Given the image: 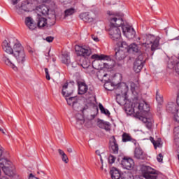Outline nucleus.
Returning <instances> with one entry per match:
<instances>
[{"label": "nucleus", "mask_w": 179, "mask_h": 179, "mask_svg": "<svg viewBox=\"0 0 179 179\" xmlns=\"http://www.w3.org/2000/svg\"><path fill=\"white\" fill-rule=\"evenodd\" d=\"M117 48H115V58L117 61L125 59L128 54V44L125 41L116 43Z\"/></svg>", "instance_id": "nucleus-5"}, {"label": "nucleus", "mask_w": 179, "mask_h": 179, "mask_svg": "<svg viewBox=\"0 0 179 179\" xmlns=\"http://www.w3.org/2000/svg\"><path fill=\"white\" fill-rule=\"evenodd\" d=\"M127 92H128V85H127V84H124L122 87H118L115 90L117 96H120L121 94L126 96Z\"/></svg>", "instance_id": "nucleus-27"}, {"label": "nucleus", "mask_w": 179, "mask_h": 179, "mask_svg": "<svg viewBox=\"0 0 179 179\" xmlns=\"http://www.w3.org/2000/svg\"><path fill=\"white\" fill-rule=\"evenodd\" d=\"M62 62L66 65H69V64H71V57H69V55L68 53L62 55Z\"/></svg>", "instance_id": "nucleus-33"}, {"label": "nucleus", "mask_w": 179, "mask_h": 179, "mask_svg": "<svg viewBox=\"0 0 179 179\" xmlns=\"http://www.w3.org/2000/svg\"><path fill=\"white\" fill-rule=\"evenodd\" d=\"M117 102L120 106H125L127 104V97L124 96H120V98H117Z\"/></svg>", "instance_id": "nucleus-38"}, {"label": "nucleus", "mask_w": 179, "mask_h": 179, "mask_svg": "<svg viewBox=\"0 0 179 179\" xmlns=\"http://www.w3.org/2000/svg\"><path fill=\"white\" fill-rule=\"evenodd\" d=\"M67 152H69V153H72V148H68Z\"/></svg>", "instance_id": "nucleus-54"}, {"label": "nucleus", "mask_w": 179, "mask_h": 179, "mask_svg": "<svg viewBox=\"0 0 179 179\" xmlns=\"http://www.w3.org/2000/svg\"><path fill=\"white\" fill-rule=\"evenodd\" d=\"M41 173H42V174H43V176H45V173H44V172L41 171Z\"/></svg>", "instance_id": "nucleus-61"}, {"label": "nucleus", "mask_w": 179, "mask_h": 179, "mask_svg": "<svg viewBox=\"0 0 179 179\" xmlns=\"http://www.w3.org/2000/svg\"><path fill=\"white\" fill-rule=\"evenodd\" d=\"M80 66L85 69V73H89L90 75L94 73V69L90 65V63L88 62L85 64V62H83V64H80Z\"/></svg>", "instance_id": "nucleus-23"}, {"label": "nucleus", "mask_w": 179, "mask_h": 179, "mask_svg": "<svg viewBox=\"0 0 179 179\" xmlns=\"http://www.w3.org/2000/svg\"><path fill=\"white\" fill-rule=\"evenodd\" d=\"M0 131H1V132H3V134H5V132L3 131V129H0Z\"/></svg>", "instance_id": "nucleus-57"}, {"label": "nucleus", "mask_w": 179, "mask_h": 179, "mask_svg": "<svg viewBox=\"0 0 179 179\" xmlns=\"http://www.w3.org/2000/svg\"><path fill=\"white\" fill-rule=\"evenodd\" d=\"M156 100L159 104H162V103H163V95L159 94V91H157Z\"/></svg>", "instance_id": "nucleus-39"}, {"label": "nucleus", "mask_w": 179, "mask_h": 179, "mask_svg": "<svg viewBox=\"0 0 179 179\" xmlns=\"http://www.w3.org/2000/svg\"><path fill=\"white\" fill-rule=\"evenodd\" d=\"M31 178L40 179V178H37V177H35L34 176H33L32 173H31V174L29 175V179H31Z\"/></svg>", "instance_id": "nucleus-50"}, {"label": "nucleus", "mask_w": 179, "mask_h": 179, "mask_svg": "<svg viewBox=\"0 0 179 179\" xmlns=\"http://www.w3.org/2000/svg\"><path fill=\"white\" fill-rule=\"evenodd\" d=\"M76 52L79 57H89L92 55V50L87 45H76Z\"/></svg>", "instance_id": "nucleus-11"}, {"label": "nucleus", "mask_w": 179, "mask_h": 179, "mask_svg": "<svg viewBox=\"0 0 179 179\" xmlns=\"http://www.w3.org/2000/svg\"><path fill=\"white\" fill-rule=\"evenodd\" d=\"M166 110L169 113L174 114V120L176 122H179V109H177L176 104L171 103L166 106Z\"/></svg>", "instance_id": "nucleus-14"}, {"label": "nucleus", "mask_w": 179, "mask_h": 179, "mask_svg": "<svg viewBox=\"0 0 179 179\" xmlns=\"http://www.w3.org/2000/svg\"><path fill=\"white\" fill-rule=\"evenodd\" d=\"M29 3H22L20 6H16L15 9L18 15H23L24 12H29V8H27Z\"/></svg>", "instance_id": "nucleus-20"}, {"label": "nucleus", "mask_w": 179, "mask_h": 179, "mask_svg": "<svg viewBox=\"0 0 179 179\" xmlns=\"http://www.w3.org/2000/svg\"><path fill=\"white\" fill-rule=\"evenodd\" d=\"M20 44V42L17 41L16 38H10L4 40L2 42L1 47L3 51L12 55L13 52L15 51V48H17V46Z\"/></svg>", "instance_id": "nucleus-4"}, {"label": "nucleus", "mask_w": 179, "mask_h": 179, "mask_svg": "<svg viewBox=\"0 0 179 179\" xmlns=\"http://www.w3.org/2000/svg\"><path fill=\"white\" fill-rule=\"evenodd\" d=\"M78 66H79L80 65H79V64L78 63V62H76V61L73 62L71 63V66H72V68H76Z\"/></svg>", "instance_id": "nucleus-46"}, {"label": "nucleus", "mask_w": 179, "mask_h": 179, "mask_svg": "<svg viewBox=\"0 0 179 179\" xmlns=\"http://www.w3.org/2000/svg\"><path fill=\"white\" fill-rule=\"evenodd\" d=\"M150 141H151L152 144L154 143V142L156 141H155V138H153V137H150Z\"/></svg>", "instance_id": "nucleus-53"}, {"label": "nucleus", "mask_w": 179, "mask_h": 179, "mask_svg": "<svg viewBox=\"0 0 179 179\" xmlns=\"http://www.w3.org/2000/svg\"><path fill=\"white\" fill-rule=\"evenodd\" d=\"M106 76H107V73H104L103 76V78H106Z\"/></svg>", "instance_id": "nucleus-56"}, {"label": "nucleus", "mask_w": 179, "mask_h": 179, "mask_svg": "<svg viewBox=\"0 0 179 179\" xmlns=\"http://www.w3.org/2000/svg\"><path fill=\"white\" fill-rule=\"evenodd\" d=\"M91 37H92V40H94V41H95L96 43H99V37H97V36L92 35Z\"/></svg>", "instance_id": "nucleus-45"}, {"label": "nucleus", "mask_w": 179, "mask_h": 179, "mask_svg": "<svg viewBox=\"0 0 179 179\" xmlns=\"http://www.w3.org/2000/svg\"><path fill=\"white\" fill-rule=\"evenodd\" d=\"M145 65V59H143V55H140L136 59V61L134 64V71L136 73H139L141 71H142L143 66Z\"/></svg>", "instance_id": "nucleus-13"}, {"label": "nucleus", "mask_w": 179, "mask_h": 179, "mask_svg": "<svg viewBox=\"0 0 179 179\" xmlns=\"http://www.w3.org/2000/svg\"><path fill=\"white\" fill-rule=\"evenodd\" d=\"M127 52H132L133 54H138V55H142V52L141 51V48L136 43H131L130 45H127Z\"/></svg>", "instance_id": "nucleus-18"}, {"label": "nucleus", "mask_w": 179, "mask_h": 179, "mask_svg": "<svg viewBox=\"0 0 179 179\" xmlns=\"http://www.w3.org/2000/svg\"><path fill=\"white\" fill-rule=\"evenodd\" d=\"M66 100L69 106H72V107H74L75 104H77L78 101V96L66 97Z\"/></svg>", "instance_id": "nucleus-30"}, {"label": "nucleus", "mask_w": 179, "mask_h": 179, "mask_svg": "<svg viewBox=\"0 0 179 179\" xmlns=\"http://www.w3.org/2000/svg\"><path fill=\"white\" fill-rule=\"evenodd\" d=\"M31 179H36V178H31Z\"/></svg>", "instance_id": "nucleus-64"}, {"label": "nucleus", "mask_w": 179, "mask_h": 179, "mask_svg": "<svg viewBox=\"0 0 179 179\" xmlns=\"http://www.w3.org/2000/svg\"><path fill=\"white\" fill-rule=\"evenodd\" d=\"M20 0H10L12 5H17Z\"/></svg>", "instance_id": "nucleus-49"}, {"label": "nucleus", "mask_w": 179, "mask_h": 179, "mask_svg": "<svg viewBox=\"0 0 179 179\" xmlns=\"http://www.w3.org/2000/svg\"><path fill=\"white\" fill-rule=\"evenodd\" d=\"M110 150L113 155H118V150L120 148H118V143H117V139H115V136H113L110 138Z\"/></svg>", "instance_id": "nucleus-17"}, {"label": "nucleus", "mask_w": 179, "mask_h": 179, "mask_svg": "<svg viewBox=\"0 0 179 179\" xmlns=\"http://www.w3.org/2000/svg\"><path fill=\"white\" fill-rule=\"evenodd\" d=\"M45 40L48 43H52V41H54V37L48 36V37H46Z\"/></svg>", "instance_id": "nucleus-44"}, {"label": "nucleus", "mask_w": 179, "mask_h": 179, "mask_svg": "<svg viewBox=\"0 0 179 179\" xmlns=\"http://www.w3.org/2000/svg\"><path fill=\"white\" fill-rule=\"evenodd\" d=\"M94 62H96V60H94L93 62H92V64L94 65Z\"/></svg>", "instance_id": "nucleus-59"}, {"label": "nucleus", "mask_w": 179, "mask_h": 179, "mask_svg": "<svg viewBox=\"0 0 179 179\" xmlns=\"http://www.w3.org/2000/svg\"><path fill=\"white\" fill-rule=\"evenodd\" d=\"M96 155H97L98 156H99V157H101V154H100V150H97L96 151Z\"/></svg>", "instance_id": "nucleus-52"}, {"label": "nucleus", "mask_w": 179, "mask_h": 179, "mask_svg": "<svg viewBox=\"0 0 179 179\" xmlns=\"http://www.w3.org/2000/svg\"><path fill=\"white\" fill-rule=\"evenodd\" d=\"M122 138V142H131V141H132V137H131V135L127 133H123Z\"/></svg>", "instance_id": "nucleus-36"}, {"label": "nucleus", "mask_w": 179, "mask_h": 179, "mask_svg": "<svg viewBox=\"0 0 179 179\" xmlns=\"http://www.w3.org/2000/svg\"><path fill=\"white\" fill-rule=\"evenodd\" d=\"M76 12V10H75L73 8H68L64 11V16L65 17H67V16H72V15H73V13Z\"/></svg>", "instance_id": "nucleus-34"}, {"label": "nucleus", "mask_w": 179, "mask_h": 179, "mask_svg": "<svg viewBox=\"0 0 179 179\" xmlns=\"http://www.w3.org/2000/svg\"><path fill=\"white\" fill-rule=\"evenodd\" d=\"M80 19L85 23H92L93 22V17H90L89 13H82L80 14Z\"/></svg>", "instance_id": "nucleus-26"}, {"label": "nucleus", "mask_w": 179, "mask_h": 179, "mask_svg": "<svg viewBox=\"0 0 179 179\" xmlns=\"http://www.w3.org/2000/svg\"><path fill=\"white\" fill-rule=\"evenodd\" d=\"M134 157L138 160H145L146 159V154L141 148H136L134 150Z\"/></svg>", "instance_id": "nucleus-19"}, {"label": "nucleus", "mask_w": 179, "mask_h": 179, "mask_svg": "<svg viewBox=\"0 0 179 179\" xmlns=\"http://www.w3.org/2000/svg\"><path fill=\"white\" fill-rule=\"evenodd\" d=\"M99 108L101 113V114H105V115H110V111L103 106V104L99 103Z\"/></svg>", "instance_id": "nucleus-37"}, {"label": "nucleus", "mask_w": 179, "mask_h": 179, "mask_svg": "<svg viewBox=\"0 0 179 179\" xmlns=\"http://www.w3.org/2000/svg\"><path fill=\"white\" fill-rule=\"evenodd\" d=\"M174 132V141L176 143H178L179 142V126L176 127L173 129Z\"/></svg>", "instance_id": "nucleus-35"}, {"label": "nucleus", "mask_w": 179, "mask_h": 179, "mask_svg": "<svg viewBox=\"0 0 179 179\" xmlns=\"http://www.w3.org/2000/svg\"><path fill=\"white\" fill-rule=\"evenodd\" d=\"M101 169L103 170V164L101 166Z\"/></svg>", "instance_id": "nucleus-60"}, {"label": "nucleus", "mask_w": 179, "mask_h": 179, "mask_svg": "<svg viewBox=\"0 0 179 179\" xmlns=\"http://www.w3.org/2000/svg\"><path fill=\"white\" fill-rule=\"evenodd\" d=\"M45 73L46 75L47 80H50V79H51V78L50 77V73H48V69H47V68L45 69Z\"/></svg>", "instance_id": "nucleus-43"}, {"label": "nucleus", "mask_w": 179, "mask_h": 179, "mask_svg": "<svg viewBox=\"0 0 179 179\" xmlns=\"http://www.w3.org/2000/svg\"><path fill=\"white\" fill-rule=\"evenodd\" d=\"M40 1L41 2H45L46 0H38Z\"/></svg>", "instance_id": "nucleus-58"}, {"label": "nucleus", "mask_w": 179, "mask_h": 179, "mask_svg": "<svg viewBox=\"0 0 179 179\" xmlns=\"http://www.w3.org/2000/svg\"><path fill=\"white\" fill-rule=\"evenodd\" d=\"M142 173L145 179H157V171L150 166H143Z\"/></svg>", "instance_id": "nucleus-9"}, {"label": "nucleus", "mask_w": 179, "mask_h": 179, "mask_svg": "<svg viewBox=\"0 0 179 179\" xmlns=\"http://www.w3.org/2000/svg\"><path fill=\"white\" fill-rule=\"evenodd\" d=\"M122 30L124 36H125V37H127V38H128L129 40H132V38H135V34H136V32L135 31V29H134V28L122 24Z\"/></svg>", "instance_id": "nucleus-12"}, {"label": "nucleus", "mask_w": 179, "mask_h": 179, "mask_svg": "<svg viewBox=\"0 0 179 179\" xmlns=\"http://www.w3.org/2000/svg\"><path fill=\"white\" fill-rule=\"evenodd\" d=\"M99 72H100V73H101V72H103V70H101Z\"/></svg>", "instance_id": "nucleus-62"}, {"label": "nucleus", "mask_w": 179, "mask_h": 179, "mask_svg": "<svg viewBox=\"0 0 179 179\" xmlns=\"http://www.w3.org/2000/svg\"><path fill=\"white\" fill-rule=\"evenodd\" d=\"M1 61L6 64L8 66H10L14 71L17 70V67L15 66L13 64V62H12V59H10V57L6 55H3Z\"/></svg>", "instance_id": "nucleus-21"}, {"label": "nucleus", "mask_w": 179, "mask_h": 179, "mask_svg": "<svg viewBox=\"0 0 179 179\" xmlns=\"http://www.w3.org/2000/svg\"><path fill=\"white\" fill-rule=\"evenodd\" d=\"M157 160L159 163H163V154L162 153H159L157 156Z\"/></svg>", "instance_id": "nucleus-41"}, {"label": "nucleus", "mask_w": 179, "mask_h": 179, "mask_svg": "<svg viewBox=\"0 0 179 179\" xmlns=\"http://www.w3.org/2000/svg\"><path fill=\"white\" fill-rule=\"evenodd\" d=\"M131 92H134L135 90V87H134V86H135V84L131 83Z\"/></svg>", "instance_id": "nucleus-51"}, {"label": "nucleus", "mask_w": 179, "mask_h": 179, "mask_svg": "<svg viewBox=\"0 0 179 179\" xmlns=\"http://www.w3.org/2000/svg\"><path fill=\"white\" fill-rule=\"evenodd\" d=\"M131 107L133 108V112L136 114V117L145 124V126L148 129H150L153 124V115L149 112V110H150L149 104L145 101L140 103H133Z\"/></svg>", "instance_id": "nucleus-1"}, {"label": "nucleus", "mask_w": 179, "mask_h": 179, "mask_svg": "<svg viewBox=\"0 0 179 179\" xmlns=\"http://www.w3.org/2000/svg\"><path fill=\"white\" fill-rule=\"evenodd\" d=\"M92 59H95L96 61H111V58L109 56L105 55H99L94 54L91 57Z\"/></svg>", "instance_id": "nucleus-25"}, {"label": "nucleus", "mask_w": 179, "mask_h": 179, "mask_svg": "<svg viewBox=\"0 0 179 179\" xmlns=\"http://www.w3.org/2000/svg\"><path fill=\"white\" fill-rule=\"evenodd\" d=\"M109 85H110V83H105L104 87L106 90H108L109 92H111V90H113L110 89V87H108Z\"/></svg>", "instance_id": "nucleus-47"}, {"label": "nucleus", "mask_w": 179, "mask_h": 179, "mask_svg": "<svg viewBox=\"0 0 179 179\" xmlns=\"http://www.w3.org/2000/svg\"><path fill=\"white\" fill-rule=\"evenodd\" d=\"M11 55L15 57L17 62L20 65H23L26 62V52H24V48H23L21 43L17 48H15L14 52L11 53Z\"/></svg>", "instance_id": "nucleus-7"}, {"label": "nucleus", "mask_w": 179, "mask_h": 179, "mask_svg": "<svg viewBox=\"0 0 179 179\" xmlns=\"http://www.w3.org/2000/svg\"><path fill=\"white\" fill-rule=\"evenodd\" d=\"M107 13L109 15V35L110 36V38L113 40V41L120 43V41H122V40H121V30L120 27H122L124 20H122V18L118 17L117 14L111 11H108Z\"/></svg>", "instance_id": "nucleus-2"}, {"label": "nucleus", "mask_w": 179, "mask_h": 179, "mask_svg": "<svg viewBox=\"0 0 179 179\" xmlns=\"http://www.w3.org/2000/svg\"><path fill=\"white\" fill-rule=\"evenodd\" d=\"M103 68H107L108 69H110L111 68V66L108 64V63H103Z\"/></svg>", "instance_id": "nucleus-48"}, {"label": "nucleus", "mask_w": 179, "mask_h": 179, "mask_svg": "<svg viewBox=\"0 0 179 179\" xmlns=\"http://www.w3.org/2000/svg\"><path fill=\"white\" fill-rule=\"evenodd\" d=\"M37 26L39 28H41V27H45V25L47 24V19L45 18V17H43L41 16H39L37 18Z\"/></svg>", "instance_id": "nucleus-29"}, {"label": "nucleus", "mask_w": 179, "mask_h": 179, "mask_svg": "<svg viewBox=\"0 0 179 179\" xmlns=\"http://www.w3.org/2000/svg\"><path fill=\"white\" fill-rule=\"evenodd\" d=\"M98 127L101 129H105V131H110L111 129L110 128V122H104L103 120H100L98 122Z\"/></svg>", "instance_id": "nucleus-28"}, {"label": "nucleus", "mask_w": 179, "mask_h": 179, "mask_svg": "<svg viewBox=\"0 0 179 179\" xmlns=\"http://www.w3.org/2000/svg\"><path fill=\"white\" fill-rule=\"evenodd\" d=\"M152 145H154L155 149H157V148H160V141H156Z\"/></svg>", "instance_id": "nucleus-42"}, {"label": "nucleus", "mask_w": 179, "mask_h": 179, "mask_svg": "<svg viewBox=\"0 0 179 179\" xmlns=\"http://www.w3.org/2000/svg\"><path fill=\"white\" fill-rule=\"evenodd\" d=\"M115 157H114V155H109L108 160V163L109 164H113V163H115Z\"/></svg>", "instance_id": "nucleus-40"}, {"label": "nucleus", "mask_w": 179, "mask_h": 179, "mask_svg": "<svg viewBox=\"0 0 179 179\" xmlns=\"http://www.w3.org/2000/svg\"><path fill=\"white\" fill-rule=\"evenodd\" d=\"M78 94L83 95L85 100H89L93 97L94 92L91 90H89V87L86 85V83L83 81L78 82Z\"/></svg>", "instance_id": "nucleus-8"}, {"label": "nucleus", "mask_w": 179, "mask_h": 179, "mask_svg": "<svg viewBox=\"0 0 179 179\" xmlns=\"http://www.w3.org/2000/svg\"><path fill=\"white\" fill-rule=\"evenodd\" d=\"M38 12L40 13H42V15H48L49 19H52V20H55V13L53 12L52 15H50L49 12H50V8L47 7L45 5H41L40 7L38 8Z\"/></svg>", "instance_id": "nucleus-16"}, {"label": "nucleus", "mask_w": 179, "mask_h": 179, "mask_svg": "<svg viewBox=\"0 0 179 179\" xmlns=\"http://www.w3.org/2000/svg\"><path fill=\"white\" fill-rule=\"evenodd\" d=\"M138 40H140V44L143 47L147 48L151 45V51H156L159 50L160 47V40L162 38L159 36H155V35H143L141 37H138Z\"/></svg>", "instance_id": "nucleus-3"}, {"label": "nucleus", "mask_w": 179, "mask_h": 179, "mask_svg": "<svg viewBox=\"0 0 179 179\" xmlns=\"http://www.w3.org/2000/svg\"><path fill=\"white\" fill-rule=\"evenodd\" d=\"M59 154L61 156L62 162H64L66 164H68L69 162V159H68V155L65 154L64 150L59 149L58 150Z\"/></svg>", "instance_id": "nucleus-31"}, {"label": "nucleus", "mask_w": 179, "mask_h": 179, "mask_svg": "<svg viewBox=\"0 0 179 179\" xmlns=\"http://www.w3.org/2000/svg\"><path fill=\"white\" fill-rule=\"evenodd\" d=\"M112 179H121V172L115 167H113L110 171Z\"/></svg>", "instance_id": "nucleus-24"}, {"label": "nucleus", "mask_w": 179, "mask_h": 179, "mask_svg": "<svg viewBox=\"0 0 179 179\" xmlns=\"http://www.w3.org/2000/svg\"><path fill=\"white\" fill-rule=\"evenodd\" d=\"M168 68H169V69H175L176 73H178L179 75V62L176 63H169L168 64Z\"/></svg>", "instance_id": "nucleus-32"}, {"label": "nucleus", "mask_w": 179, "mask_h": 179, "mask_svg": "<svg viewBox=\"0 0 179 179\" xmlns=\"http://www.w3.org/2000/svg\"><path fill=\"white\" fill-rule=\"evenodd\" d=\"M38 174H40V171H38Z\"/></svg>", "instance_id": "nucleus-63"}, {"label": "nucleus", "mask_w": 179, "mask_h": 179, "mask_svg": "<svg viewBox=\"0 0 179 179\" xmlns=\"http://www.w3.org/2000/svg\"><path fill=\"white\" fill-rule=\"evenodd\" d=\"M117 162H120L121 166L124 170H132L135 166L134 159L128 157H118Z\"/></svg>", "instance_id": "nucleus-10"}, {"label": "nucleus", "mask_w": 179, "mask_h": 179, "mask_svg": "<svg viewBox=\"0 0 179 179\" xmlns=\"http://www.w3.org/2000/svg\"><path fill=\"white\" fill-rule=\"evenodd\" d=\"M73 85H69L68 83H66L62 86V94L64 97H69L73 93Z\"/></svg>", "instance_id": "nucleus-15"}, {"label": "nucleus", "mask_w": 179, "mask_h": 179, "mask_svg": "<svg viewBox=\"0 0 179 179\" xmlns=\"http://www.w3.org/2000/svg\"><path fill=\"white\" fill-rule=\"evenodd\" d=\"M100 161H101V164H103V157L101 156L100 157Z\"/></svg>", "instance_id": "nucleus-55"}, {"label": "nucleus", "mask_w": 179, "mask_h": 179, "mask_svg": "<svg viewBox=\"0 0 179 179\" xmlns=\"http://www.w3.org/2000/svg\"><path fill=\"white\" fill-rule=\"evenodd\" d=\"M24 22L29 30H34L36 27V23H34V20H33L31 17H27Z\"/></svg>", "instance_id": "nucleus-22"}, {"label": "nucleus", "mask_w": 179, "mask_h": 179, "mask_svg": "<svg viewBox=\"0 0 179 179\" xmlns=\"http://www.w3.org/2000/svg\"><path fill=\"white\" fill-rule=\"evenodd\" d=\"M1 156H2V150L0 149V157ZM1 169H2L6 176H8L9 177L13 176V170H15V168L10 161L8 160V159L2 158L0 159V176Z\"/></svg>", "instance_id": "nucleus-6"}]
</instances>
